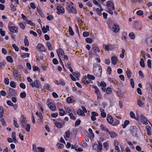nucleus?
<instances>
[{
  "label": "nucleus",
  "mask_w": 152,
  "mask_h": 152,
  "mask_svg": "<svg viewBox=\"0 0 152 152\" xmlns=\"http://www.w3.org/2000/svg\"><path fill=\"white\" fill-rule=\"evenodd\" d=\"M46 44L48 49L50 50H52L53 49V48L50 42H49L48 41L46 42Z\"/></svg>",
  "instance_id": "bb28decb"
},
{
  "label": "nucleus",
  "mask_w": 152,
  "mask_h": 152,
  "mask_svg": "<svg viewBox=\"0 0 152 152\" xmlns=\"http://www.w3.org/2000/svg\"><path fill=\"white\" fill-rule=\"evenodd\" d=\"M23 55L21 56L22 57L25 58L26 57H28L29 56V54L28 53H23Z\"/></svg>",
  "instance_id": "bf43d9fd"
},
{
  "label": "nucleus",
  "mask_w": 152,
  "mask_h": 152,
  "mask_svg": "<svg viewBox=\"0 0 152 152\" xmlns=\"http://www.w3.org/2000/svg\"><path fill=\"white\" fill-rule=\"evenodd\" d=\"M83 37H86L88 36L89 33L87 31H84L83 33Z\"/></svg>",
  "instance_id": "e2e57ef3"
},
{
  "label": "nucleus",
  "mask_w": 152,
  "mask_h": 152,
  "mask_svg": "<svg viewBox=\"0 0 152 152\" xmlns=\"http://www.w3.org/2000/svg\"><path fill=\"white\" fill-rule=\"evenodd\" d=\"M33 70L34 71H39V72H40L39 68L38 67L35 66V65H34L33 66Z\"/></svg>",
  "instance_id": "79ce46f5"
},
{
  "label": "nucleus",
  "mask_w": 152,
  "mask_h": 152,
  "mask_svg": "<svg viewBox=\"0 0 152 152\" xmlns=\"http://www.w3.org/2000/svg\"><path fill=\"white\" fill-rule=\"evenodd\" d=\"M91 50H93V52L94 53V54L97 53H99L100 51V49L97 45L95 44H92Z\"/></svg>",
  "instance_id": "423d86ee"
},
{
  "label": "nucleus",
  "mask_w": 152,
  "mask_h": 152,
  "mask_svg": "<svg viewBox=\"0 0 152 152\" xmlns=\"http://www.w3.org/2000/svg\"><path fill=\"white\" fill-rule=\"evenodd\" d=\"M10 7L11 8V10L13 12H15L16 10V8L15 6L12 4H11L10 5Z\"/></svg>",
  "instance_id": "a19ab883"
},
{
  "label": "nucleus",
  "mask_w": 152,
  "mask_h": 152,
  "mask_svg": "<svg viewBox=\"0 0 152 152\" xmlns=\"http://www.w3.org/2000/svg\"><path fill=\"white\" fill-rule=\"evenodd\" d=\"M130 115L131 118L136 119V117H135V114L133 112L131 111L130 112Z\"/></svg>",
  "instance_id": "a18cd8bd"
},
{
  "label": "nucleus",
  "mask_w": 152,
  "mask_h": 152,
  "mask_svg": "<svg viewBox=\"0 0 152 152\" xmlns=\"http://www.w3.org/2000/svg\"><path fill=\"white\" fill-rule=\"evenodd\" d=\"M9 91L12 96H15L17 93L16 91L13 89L10 88L9 89Z\"/></svg>",
  "instance_id": "2eb2a0df"
},
{
  "label": "nucleus",
  "mask_w": 152,
  "mask_h": 152,
  "mask_svg": "<svg viewBox=\"0 0 152 152\" xmlns=\"http://www.w3.org/2000/svg\"><path fill=\"white\" fill-rule=\"evenodd\" d=\"M66 102L68 103H72L73 102V100L70 97H68L66 99Z\"/></svg>",
  "instance_id": "09e8293b"
},
{
  "label": "nucleus",
  "mask_w": 152,
  "mask_h": 152,
  "mask_svg": "<svg viewBox=\"0 0 152 152\" xmlns=\"http://www.w3.org/2000/svg\"><path fill=\"white\" fill-rule=\"evenodd\" d=\"M107 120L108 123L110 124H111L113 122V119L111 116L107 117Z\"/></svg>",
  "instance_id": "aec40b11"
},
{
  "label": "nucleus",
  "mask_w": 152,
  "mask_h": 152,
  "mask_svg": "<svg viewBox=\"0 0 152 152\" xmlns=\"http://www.w3.org/2000/svg\"><path fill=\"white\" fill-rule=\"evenodd\" d=\"M59 85L61 84L63 86H64L65 85V83L64 82L63 80L61 79L59 80Z\"/></svg>",
  "instance_id": "6e6d98bb"
},
{
  "label": "nucleus",
  "mask_w": 152,
  "mask_h": 152,
  "mask_svg": "<svg viewBox=\"0 0 152 152\" xmlns=\"http://www.w3.org/2000/svg\"><path fill=\"white\" fill-rule=\"evenodd\" d=\"M35 87L37 88H39L41 86L40 82L39 81L36 80H35Z\"/></svg>",
  "instance_id": "b1692460"
},
{
  "label": "nucleus",
  "mask_w": 152,
  "mask_h": 152,
  "mask_svg": "<svg viewBox=\"0 0 152 152\" xmlns=\"http://www.w3.org/2000/svg\"><path fill=\"white\" fill-rule=\"evenodd\" d=\"M106 6L108 10L107 12L110 14L113 15V11L115 10V7L113 3L111 1H107L106 2Z\"/></svg>",
  "instance_id": "f03ea898"
},
{
  "label": "nucleus",
  "mask_w": 152,
  "mask_h": 152,
  "mask_svg": "<svg viewBox=\"0 0 152 152\" xmlns=\"http://www.w3.org/2000/svg\"><path fill=\"white\" fill-rule=\"evenodd\" d=\"M47 19L49 20H51L54 18V17L52 15H50V16H48L47 17Z\"/></svg>",
  "instance_id": "338daca9"
},
{
  "label": "nucleus",
  "mask_w": 152,
  "mask_h": 152,
  "mask_svg": "<svg viewBox=\"0 0 152 152\" xmlns=\"http://www.w3.org/2000/svg\"><path fill=\"white\" fill-rule=\"evenodd\" d=\"M86 41L88 43H91L92 41V39L90 38H87L86 39Z\"/></svg>",
  "instance_id": "864d4df0"
},
{
  "label": "nucleus",
  "mask_w": 152,
  "mask_h": 152,
  "mask_svg": "<svg viewBox=\"0 0 152 152\" xmlns=\"http://www.w3.org/2000/svg\"><path fill=\"white\" fill-rule=\"evenodd\" d=\"M26 23L33 26H35V24L31 20H26Z\"/></svg>",
  "instance_id": "7c9ffc66"
},
{
  "label": "nucleus",
  "mask_w": 152,
  "mask_h": 152,
  "mask_svg": "<svg viewBox=\"0 0 152 152\" xmlns=\"http://www.w3.org/2000/svg\"><path fill=\"white\" fill-rule=\"evenodd\" d=\"M53 63L55 65H56L58 64V62L57 59L54 58L53 60Z\"/></svg>",
  "instance_id": "69168bd1"
},
{
  "label": "nucleus",
  "mask_w": 152,
  "mask_h": 152,
  "mask_svg": "<svg viewBox=\"0 0 152 152\" xmlns=\"http://www.w3.org/2000/svg\"><path fill=\"white\" fill-rule=\"evenodd\" d=\"M24 42L26 46H28L29 45L28 40V39L27 36H25L24 39Z\"/></svg>",
  "instance_id": "f3484780"
},
{
  "label": "nucleus",
  "mask_w": 152,
  "mask_h": 152,
  "mask_svg": "<svg viewBox=\"0 0 152 152\" xmlns=\"http://www.w3.org/2000/svg\"><path fill=\"white\" fill-rule=\"evenodd\" d=\"M111 63L114 65L116 64L118 61V58L116 56H113L111 57Z\"/></svg>",
  "instance_id": "4468645a"
},
{
  "label": "nucleus",
  "mask_w": 152,
  "mask_h": 152,
  "mask_svg": "<svg viewBox=\"0 0 152 152\" xmlns=\"http://www.w3.org/2000/svg\"><path fill=\"white\" fill-rule=\"evenodd\" d=\"M4 115V109L1 106H0V118L3 117Z\"/></svg>",
  "instance_id": "4be33fe9"
},
{
  "label": "nucleus",
  "mask_w": 152,
  "mask_h": 152,
  "mask_svg": "<svg viewBox=\"0 0 152 152\" xmlns=\"http://www.w3.org/2000/svg\"><path fill=\"white\" fill-rule=\"evenodd\" d=\"M126 74L127 76V77L129 79H130L132 75V72L131 71L127 69L126 71Z\"/></svg>",
  "instance_id": "a878e982"
},
{
  "label": "nucleus",
  "mask_w": 152,
  "mask_h": 152,
  "mask_svg": "<svg viewBox=\"0 0 152 152\" xmlns=\"http://www.w3.org/2000/svg\"><path fill=\"white\" fill-rule=\"evenodd\" d=\"M93 73L97 77H100L101 76L102 68L100 65L96 64L94 65Z\"/></svg>",
  "instance_id": "f257e3e1"
},
{
  "label": "nucleus",
  "mask_w": 152,
  "mask_h": 152,
  "mask_svg": "<svg viewBox=\"0 0 152 152\" xmlns=\"http://www.w3.org/2000/svg\"><path fill=\"white\" fill-rule=\"evenodd\" d=\"M69 116L71 119L74 120L76 119V118L74 116L73 114L72 113H70L69 114Z\"/></svg>",
  "instance_id": "680f3d73"
},
{
  "label": "nucleus",
  "mask_w": 152,
  "mask_h": 152,
  "mask_svg": "<svg viewBox=\"0 0 152 152\" xmlns=\"http://www.w3.org/2000/svg\"><path fill=\"white\" fill-rule=\"evenodd\" d=\"M141 121L142 123L145 125H147L148 124V121L146 117L143 116L142 115H141L140 116ZM148 122L150 123V122L148 121Z\"/></svg>",
  "instance_id": "9d476101"
},
{
  "label": "nucleus",
  "mask_w": 152,
  "mask_h": 152,
  "mask_svg": "<svg viewBox=\"0 0 152 152\" xmlns=\"http://www.w3.org/2000/svg\"><path fill=\"white\" fill-rule=\"evenodd\" d=\"M55 124L58 128H61L63 126V125L61 123L57 121L55 122Z\"/></svg>",
  "instance_id": "5701e85b"
},
{
  "label": "nucleus",
  "mask_w": 152,
  "mask_h": 152,
  "mask_svg": "<svg viewBox=\"0 0 152 152\" xmlns=\"http://www.w3.org/2000/svg\"><path fill=\"white\" fill-rule=\"evenodd\" d=\"M113 31L115 33H117L119 30V27L117 24H114L113 27Z\"/></svg>",
  "instance_id": "f8f14e48"
},
{
  "label": "nucleus",
  "mask_w": 152,
  "mask_h": 152,
  "mask_svg": "<svg viewBox=\"0 0 152 152\" xmlns=\"http://www.w3.org/2000/svg\"><path fill=\"white\" fill-rule=\"evenodd\" d=\"M5 31H3L2 28H1L0 29V34L3 37L5 35Z\"/></svg>",
  "instance_id": "5fc2aeb1"
},
{
  "label": "nucleus",
  "mask_w": 152,
  "mask_h": 152,
  "mask_svg": "<svg viewBox=\"0 0 152 152\" xmlns=\"http://www.w3.org/2000/svg\"><path fill=\"white\" fill-rule=\"evenodd\" d=\"M130 82L132 87L134 88V80L132 78H131L130 80Z\"/></svg>",
  "instance_id": "e433bc0d"
},
{
  "label": "nucleus",
  "mask_w": 152,
  "mask_h": 152,
  "mask_svg": "<svg viewBox=\"0 0 152 152\" xmlns=\"http://www.w3.org/2000/svg\"><path fill=\"white\" fill-rule=\"evenodd\" d=\"M65 135L66 137L67 138H69L70 135V131L69 130H67L66 132L65 133Z\"/></svg>",
  "instance_id": "0e129e2a"
},
{
  "label": "nucleus",
  "mask_w": 152,
  "mask_h": 152,
  "mask_svg": "<svg viewBox=\"0 0 152 152\" xmlns=\"http://www.w3.org/2000/svg\"><path fill=\"white\" fill-rule=\"evenodd\" d=\"M10 86L11 87L13 88H15L16 87V83L15 82L13 81H11L10 82Z\"/></svg>",
  "instance_id": "4c0bfd02"
},
{
  "label": "nucleus",
  "mask_w": 152,
  "mask_h": 152,
  "mask_svg": "<svg viewBox=\"0 0 152 152\" xmlns=\"http://www.w3.org/2000/svg\"><path fill=\"white\" fill-rule=\"evenodd\" d=\"M130 133L134 137L137 136V132H138V130L136 126H131L130 128Z\"/></svg>",
  "instance_id": "7ed1b4c3"
},
{
  "label": "nucleus",
  "mask_w": 152,
  "mask_h": 152,
  "mask_svg": "<svg viewBox=\"0 0 152 152\" xmlns=\"http://www.w3.org/2000/svg\"><path fill=\"white\" fill-rule=\"evenodd\" d=\"M109 134H110L111 137L112 138H114L117 136V134L116 133L113 131L110 132Z\"/></svg>",
  "instance_id": "6ab92c4d"
},
{
  "label": "nucleus",
  "mask_w": 152,
  "mask_h": 152,
  "mask_svg": "<svg viewBox=\"0 0 152 152\" xmlns=\"http://www.w3.org/2000/svg\"><path fill=\"white\" fill-rule=\"evenodd\" d=\"M57 53L58 54V53L59 56L60 54L61 56H63L64 53L63 49L60 48L58 49V52L57 51Z\"/></svg>",
  "instance_id": "a211bd4d"
},
{
  "label": "nucleus",
  "mask_w": 152,
  "mask_h": 152,
  "mask_svg": "<svg viewBox=\"0 0 152 152\" xmlns=\"http://www.w3.org/2000/svg\"><path fill=\"white\" fill-rule=\"evenodd\" d=\"M0 121L2 125L4 126H6V124L4 118H2L0 119Z\"/></svg>",
  "instance_id": "37998d69"
},
{
  "label": "nucleus",
  "mask_w": 152,
  "mask_h": 152,
  "mask_svg": "<svg viewBox=\"0 0 152 152\" xmlns=\"http://www.w3.org/2000/svg\"><path fill=\"white\" fill-rule=\"evenodd\" d=\"M26 129L27 132H30V126L29 124H27L26 125Z\"/></svg>",
  "instance_id": "de8ad7c7"
},
{
  "label": "nucleus",
  "mask_w": 152,
  "mask_h": 152,
  "mask_svg": "<svg viewBox=\"0 0 152 152\" xmlns=\"http://www.w3.org/2000/svg\"><path fill=\"white\" fill-rule=\"evenodd\" d=\"M119 121L118 120H116L114 121L112 125L113 126H116L119 124Z\"/></svg>",
  "instance_id": "49530a36"
},
{
  "label": "nucleus",
  "mask_w": 152,
  "mask_h": 152,
  "mask_svg": "<svg viewBox=\"0 0 152 152\" xmlns=\"http://www.w3.org/2000/svg\"><path fill=\"white\" fill-rule=\"evenodd\" d=\"M145 128L147 130V132L148 135H151V133L150 130H151V128L150 126H149L147 125L145 126Z\"/></svg>",
  "instance_id": "dca6fc26"
},
{
  "label": "nucleus",
  "mask_w": 152,
  "mask_h": 152,
  "mask_svg": "<svg viewBox=\"0 0 152 152\" xmlns=\"http://www.w3.org/2000/svg\"><path fill=\"white\" fill-rule=\"evenodd\" d=\"M105 47L104 48L105 49L106 51H109V50H110V44H108L107 45H105Z\"/></svg>",
  "instance_id": "3c124183"
},
{
  "label": "nucleus",
  "mask_w": 152,
  "mask_h": 152,
  "mask_svg": "<svg viewBox=\"0 0 152 152\" xmlns=\"http://www.w3.org/2000/svg\"><path fill=\"white\" fill-rule=\"evenodd\" d=\"M36 48L37 49H38L39 51L40 52H45L46 51V49L44 46L41 44H38L37 45Z\"/></svg>",
  "instance_id": "0eeeda50"
},
{
  "label": "nucleus",
  "mask_w": 152,
  "mask_h": 152,
  "mask_svg": "<svg viewBox=\"0 0 152 152\" xmlns=\"http://www.w3.org/2000/svg\"><path fill=\"white\" fill-rule=\"evenodd\" d=\"M72 73L77 78H78L80 76V74L79 72H73Z\"/></svg>",
  "instance_id": "603ef678"
},
{
  "label": "nucleus",
  "mask_w": 152,
  "mask_h": 152,
  "mask_svg": "<svg viewBox=\"0 0 152 152\" xmlns=\"http://www.w3.org/2000/svg\"><path fill=\"white\" fill-rule=\"evenodd\" d=\"M93 148L95 150H96L97 149H98L99 146L96 143L94 144L93 145Z\"/></svg>",
  "instance_id": "8fccbe9b"
},
{
  "label": "nucleus",
  "mask_w": 152,
  "mask_h": 152,
  "mask_svg": "<svg viewBox=\"0 0 152 152\" xmlns=\"http://www.w3.org/2000/svg\"><path fill=\"white\" fill-rule=\"evenodd\" d=\"M140 66L142 67H143L145 66V63L144 62V60L143 58H142L140 59Z\"/></svg>",
  "instance_id": "c9c22d12"
},
{
  "label": "nucleus",
  "mask_w": 152,
  "mask_h": 152,
  "mask_svg": "<svg viewBox=\"0 0 152 152\" xmlns=\"http://www.w3.org/2000/svg\"><path fill=\"white\" fill-rule=\"evenodd\" d=\"M146 42L150 46H152V36H150L146 39Z\"/></svg>",
  "instance_id": "1a4fd4ad"
},
{
  "label": "nucleus",
  "mask_w": 152,
  "mask_h": 152,
  "mask_svg": "<svg viewBox=\"0 0 152 152\" xmlns=\"http://www.w3.org/2000/svg\"><path fill=\"white\" fill-rule=\"evenodd\" d=\"M66 8L69 13H72L75 14L77 13L76 8L74 7L73 6H67Z\"/></svg>",
  "instance_id": "20e7f679"
},
{
  "label": "nucleus",
  "mask_w": 152,
  "mask_h": 152,
  "mask_svg": "<svg viewBox=\"0 0 152 152\" xmlns=\"http://www.w3.org/2000/svg\"><path fill=\"white\" fill-rule=\"evenodd\" d=\"M50 87V86L49 84L48 83L45 84L44 86V88L47 90Z\"/></svg>",
  "instance_id": "052dcab7"
},
{
  "label": "nucleus",
  "mask_w": 152,
  "mask_h": 152,
  "mask_svg": "<svg viewBox=\"0 0 152 152\" xmlns=\"http://www.w3.org/2000/svg\"><path fill=\"white\" fill-rule=\"evenodd\" d=\"M48 106L50 109L53 111H54L56 109V106L55 104L52 102H49Z\"/></svg>",
  "instance_id": "9b49d317"
},
{
  "label": "nucleus",
  "mask_w": 152,
  "mask_h": 152,
  "mask_svg": "<svg viewBox=\"0 0 152 152\" xmlns=\"http://www.w3.org/2000/svg\"><path fill=\"white\" fill-rule=\"evenodd\" d=\"M20 96L21 98H24L26 96V94L25 91H23L20 94Z\"/></svg>",
  "instance_id": "2f4dec72"
},
{
  "label": "nucleus",
  "mask_w": 152,
  "mask_h": 152,
  "mask_svg": "<svg viewBox=\"0 0 152 152\" xmlns=\"http://www.w3.org/2000/svg\"><path fill=\"white\" fill-rule=\"evenodd\" d=\"M69 31L70 35L73 36L74 34V32L72 30V27L71 26H69Z\"/></svg>",
  "instance_id": "cd10ccee"
},
{
  "label": "nucleus",
  "mask_w": 152,
  "mask_h": 152,
  "mask_svg": "<svg viewBox=\"0 0 152 152\" xmlns=\"http://www.w3.org/2000/svg\"><path fill=\"white\" fill-rule=\"evenodd\" d=\"M129 123V121L128 120L125 121L124 122V124L122 125L123 128H125L126 126Z\"/></svg>",
  "instance_id": "393cba45"
},
{
  "label": "nucleus",
  "mask_w": 152,
  "mask_h": 152,
  "mask_svg": "<svg viewBox=\"0 0 152 152\" xmlns=\"http://www.w3.org/2000/svg\"><path fill=\"white\" fill-rule=\"evenodd\" d=\"M106 92L107 94H110L112 92V88L110 87H108L107 89H106Z\"/></svg>",
  "instance_id": "c756f323"
},
{
  "label": "nucleus",
  "mask_w": 152,
  "mask_h": 152,
  "mask_svg": "<svg viewBox=\"0 0 152 152\" xmlns=\"http://www.w3.org/2000/svg\"><path fill=\"white\" fill-rule=\"evenodd\" d=\"M147 65L148 67L151 69V61L150 59H148L147 61Z\"/></svg>",
  "instance_id": "4d7b16f0"
},
{
  "label": "nucleus",
  "mask_w": 152,
  "mask_h": 152,
  "mask_svg": "<svg viewBox=\"0 0 152 152\" xmlns=\"http://www.w3.org/2000/svg\"><path fill=\"white\" fill-rule=\"evenodd\" d=\"M87 77L88 79L92 80H94L95 79V77L94 75H91L89 74L87 75Z\"/></svg>",
  "instance_id": "f704fd0d"
},
{
  "label": "nucleus",
  "mask_w": 152,
  "mask_h": 152,
  "mask_svg": "<svg viewBox=\"0 0 152 152\" xmlns=\"http://www.w3.org/2000/svg\"><path fill=\"white\" fill-rule=\"evenodd\" d=\"M77 114L80 115H82L84 114L83 111L81 109H78L77 111Z\"/></svg>",
  "instance_id": "58836bf2"
},
{
  "label": "nucleus",
  "mask_w": 152,
  "mask_h": 152,
  "mask_svg": "<svg viewBox=\"0 0 152 152\" xmlns=\"http://www.w3.org/2000/svg\"><path fill=\"white\" fill-rule=\"evenodd\" d=\"M129 36L131 39H134L135 38V35L134 34L133 32L130 33L129 34Z\"/></svg>",
  "instance_id": "c85d7f7f"
},
{
  "label": "nucleus",
  "mask_w": 152,
  "mask_h": 152,
  "mask_svg": "<svg viewBox=\"0 0 152 152\" xmlns=\"http://www.w3.org/2000/svg\"><path fill=\"white\" fill-rule=\"evenodd\" d=\"M6 60L8 62L11 63H12L13 62L12 58L10 56H7Z\"/></svg>",
  "instance_id": "412c9836"
},
{
  "label": "nucleus",
  "mask_w": 152,
  "mask_h": 152,
  "mask_svg": "<svg viewBox=\"0 0 152 152\" xmlns=\"http://www.w3.org/2000/svg\"><path fill=\"white\" fill-rule=\"evenodd\" d=\"M59 110L60 111L59 113L60 115L61 116L64 115L65 113V111L64 110L62 109H60Z\"/></svg>",
  "instance_id": "72a5a7b5"
},
{
  "label": "nucleus",
  "mask_w": 152,
  "mask_h": 152,
  "mask_svg": "<svg viewBox=\"0 0 152 152\" xmlns=\"http://www.w3.org/2000/svg\"><path fill=\"white\" fill-rule=\"evenodd\" d=\"M9 29L12 32L17 33L18 31V28L15 26L9 27Z\"/></svg>",
  "instance_id": "ddd939ff"
},
{
  "label": "nucleus",
  "mask_w": 152,
  "mask_h": 152,
  "mask_svg": "<svg viewBox=\"0 0 152 152\" xmlns=\"http://www.w3.org/2000/svg\"><path fill=\"white\" fill-rule=\"evenodd\" d=\"M20 121L21 124L22 128H23L25 127L27 122L26 120V118L23 115H21L20 118Z\"/></svg>",
  "instance_id": "39448f33"
},
{
  "label": "nucleus",
  "mask_w": 152,
  "mask_h": 152,
  "mask_svg": "<svg viewBox=\"0 0 152 152\" xmlns=\"http://www.w3.org/2000/svg\"><path fill=\"white\" fill-rule=\"evenodd\" d=\"M137 104L140 107H142L144 104V103H143L142 101L140 99H138L137 101Z\"/></svg>",
  "instance_id": "c03bdc74"
},
{
  "label": "nucleus",
  "mask_w": 152,
  "mask_h": 152,
  "mask_svg": "<svg viewBox=\"0 0 152 152\" xmlns=\"http://www.w3.org/2000/svg\"><path fill=\"white\" fill-rule=\"evenodd\" d=\"M4 83L6 85H8L9 83V79L8 78H6L4 80Z\"/></svg>",
  "instance_id": "774afa93"
},
{
  "label": "nucleus",
  "mask_w": 152,
  "mask_h": 152,
  "mask_svg": "<svg viewBox=\"0 0 152 152\" xmlns=\"http://www.w3.org/2000/svg\"><path fill=\"white\" fill-rule=\"evenodd\" d=\"M56 9L58 11L56 12V13L60 15V13H63L64 12V9L61 6H58Z\"/></svg>",
  "instance_id": "6e6552de"
},
{
  "label": "nucleus",
  "mask_w": 152,
  "mask_h": 152,
  "mask_svg": "<svg viewBox=\"0 0 152 152\" xmlns=\"http://www.w3.org/2000/svg\"><path fill=\"white\" fill-rule=\"evenodd\" d=\"M19 25L22 29H24L25 28V26L22 23H19Z\"/></svg>",
  "instance_id": "13d9d810"
},
{
  "label": "nucleus",
  "mask_w": 152,
  "mask_h": 152,
  "mask_svg": "<svg viewBox=\"0 0 152 152\" xmlns=\"http://www.w3.org/2000/svg\"><path fill=\"white\" fill-rule=\"evenodd\" d=\"M81 122V121L80 119H78L75 122V126L77 127L78 125H80Z\"/></svg>",
  "instance_id": "ea45409f"
},
{
  "label": "nucleus",
  "mask_w": 152,
  "mask_h": 152,
  "mask_svg": "<svg viewBox=\"0 0 152 152\" xmlns=\"http://www.w3.org/2000/svg\"><path fill=\"white\" fill-rule=\"evenodd\" d=\"M37 149L39 150V152H44L45 151V148L41 147H37Z\"/></svg>",
  "instance_id": "473e14b6"
}]
</instances>
